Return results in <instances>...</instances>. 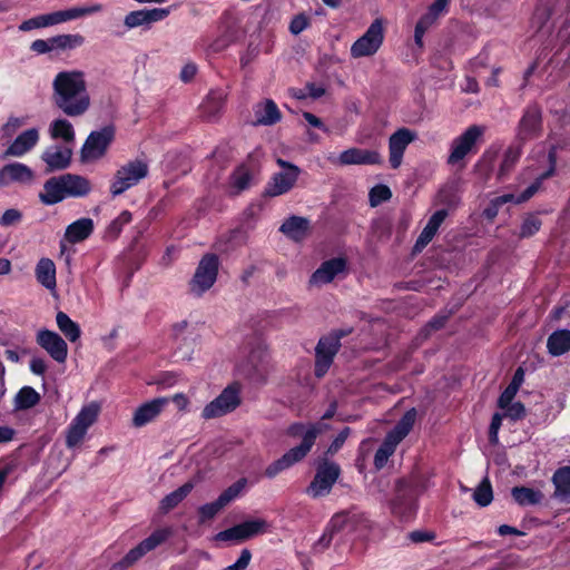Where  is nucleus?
<instances>
[{"mask_svg":"<svg viewBox=\"0 0 570 570\" xmlns=\"http://www.w3.org/2000/svg\"><path fill=\"white\" fill-rule=\"evenodd\" d=\"M52 104L68 117L85 115L90 108L85 73L80 70L58 72L52 81Z\"/></svg>","mask_w":570,"mask_h":570,"instance_id":"obj_1","label":"nucleus"},{"mask_svg":"<svg viewBox=\"0 0 570 570\" xmlns=\"http://www.w3.org/2000/svg\"><path fill=\"white\" fill-rule=\"evenodd\" d=\"M371 529V521L362 511L353 508L335 513L321 538L314 543L313 550L316 553L325 551L337 538V543H343L347 539H362L367 535Z\"/></svg>","mask_w":570,"mask_h":570,"instance_id":"obj_2","label":"nucleus"},{"mask_svg":"<svg viewBox=\"0 0 570 570\" xmlns=\"http://www.w3.org/2000/svg\"><path fill=\"white\" fill-rule=\"evenodd\" d=\"M325 428L326 425L322 423L308 425L303 423H294L289 425L287 429V434L293 438H302V443L289 449L278 460L271 463L265 470V475L269 479H273L281 472L301 462L309 453L317 436Z\"/></svg>","mask_w":570,"mask_h":570,"instance_id":"obj_3","label":"nucleus"},{"mask_svg":"<svg viewBox=\"0 0 570 570\" xmlns=\"http://www.w3.org/2000/svg\"><path fill=\"white\" fill-rule=\"evenodd\" d=\"M416 420V410L405 412L401 420L391 430L374 455V465L377 470L385 466L390 456L395 452L399 443L411 432Z\"/></svg>","mask_w":570,"mask_h":570,"instance_id":"obj_4","label":"nucleus"},{"mask_svg":"<svg viewBox=\"0 0 570 570\" xmlns=\"http://www.w3.org/2000/svg\"><path fill=\"white\" fill-rule=\"evenodd\" d=\"M484 134V128L479 125L468 127L460 136L455 137L450 144V154L448 156V165L465 166L464 158L476 151V145Z\"/></svg>","mask_w":570,"mask_h":570,"instance_id":"obj_5","label":"nucleus"},{"mask_svg":"<svg viewBox=\"0 0 570 570\" xmlns=\"http://www.w3.org/2000/svg\"><path fill=\"white\" fill-rule=\"evenodd\" d=\"M171 533L173 531L170 528L155 530L148 538L144 539L136 547L130 549L121 560L115 562L109 570H127L136 564L148 552L154 551L160 544L166 542Z\"/></svg>","mask_w":570,"mask_h":570,"instance_id":"obj_6","label":"nucleus"},{"mask_svg":"<svg viewBox=\"0 0 570 570\" xmlns=\"http://www.w3.org/2000/svg\"><path fill=\"white\" fill-rule=\"evenodd\" d=\"M100 406L96 402L82 406L66 430V445L75 449L85 440L89 428L97 421Z\"/></svg>","mask_w":570,"mask_h":570,"instance_id":"obj_7","label":"nucleus"},{"mask_svg":"<svg viewBox=\"0 0 570 570\" xmlns=\"http://www.w3.org/2000/svg\"><path fill=\"white\" fill-rule=\"evenodd\" d=\"M148 175V165L144 160L135 159L126 163L116 171L110 184V193L114 197L121 195L136 186Z\"/></svg>","mask_w":570,"mask_h":570,"instance_id":"obj_8","label":"nucleus"},{"mask_svg":"<svg viewBox=\"0 0 570 570\" xmlns=\"http://www.w3.org/2000/svg\"><path fill=\"white\" fill-rule=\"evenodd\" d=\"M384 41V28L380 19L374 20L365 33L351 46L350 53L354 59L374 56Z\"/></svg>","mask_w":570,"mask_h":570,"instance_id":"obj_9","label":"nucleus"},{"mask_svg":"<svg viewBox=\"0 0 570 570\" xmlns=\"http://www.w3.org/2000/svg\"><path fill=\"white\" fill-rule=\"evenodd\" d=\"M281 170L273 174L265 187V195L276 197L288 193L296 184L301 169L282 158L276 159Z\"/></svg>","mask_w":570,"mask_h":570,"instance_id":"obj_10","label":"nucleus"},{"mask_svg":"<svg viewBox=\"0 0 570 570\" xmlns=\"http://www.w3.org/2000/svg\"><path fill=\"white\" fill-rule=\"evenodd\" d=\"M114 138L115 129L112 126H106L100 130L91 131L81 147V161L92 163L102 158Z\"/></svg>","mask_w":570,"mask_h":570,"instance_id":"obj_11","label":"nucleus"},{"mask_svg":"<svg viewBox=\"0 0 570 570\" xmlns=\"http://www.w3.org/2000/svg\"><path fill=\"white\" fill-rule=\"evenodd\" d=\"M240 389L237 384L225 387L202 412L204 420L216 419L235 411L240 405Z\"/></svg>","mask_w":570,"mask_h":570,"instance_id":"obj_12","label":"nucleus"},{"mask_svg":"<svg viewBox=\"0 0 570 570\" xmlns=\"http://www.w3.org/2000/svg\"><path fill=\"white\" fill-rule=\"evenodd\" d=\"M218 258L214 254L205 255L200 259L189 283L190 292L194 295L200 296L214 285L218 274Z\"/></svg>","mask_w":570,"mask_h":570,"instance_id":"obj_13","label":"nucleus"},{"mask_svg":"<svg viewBox=\"0 0 570 570\" xmlns=\"http://www.w3.org/2000/svg\"><path fill=\"white\" fill-rule=\"evenodd\" d=\"M340 474L341 469L338 464L328 461L321 463L316 470L313 481L306 489V493L312 498L327 495L337 481Z\"/></svg>","mask_w":570,"mask_h":570,"instance_id":"obj_14","label":"nucleus"},{"mask_svg":"<svg viewBox=\"0 0 570 570\" xmlns=\"http://www.w3.org/2000/svg\"><path fill=\"white\" fill-rule=\"evenodd\" d=\"M267 528L268 524L264 519H252L218 532L215 540L239 543L265 533Z\"/></svg>","mask_w":570,"mask_h":570,"instance_id":"obj_15","label":"nucleus"},{"mask_svg":"<svg viewBox=\"0 0 570 570\" xmlns=\"http://www.w3.org/2000/svg\"><path fill=\"white\" fill-rule=\"evenodd\" d=\"M542 132V110L533 104L529 105L518 124L517 127V139L520 142H524L530 139L539 137Z\"/></svg>","mask_w":570,"mask_h":570,"instance_id":"obj_16","label":"nucleus"},{"mask_svg":"<svg viewBox=\"0 0 570 570\" xmlns=\"http://www.w3.org/2000/svg\"><path fill=\"white\" fill-rule=\"evenodd\" d=\"M341 335H328L322 337L315 348L316 361H315V374L318 377L325 375L330 366L333 363V358L341 346Z\"/></svg>","mask_w":570,"mask_h":570,"instance_id":"obj_17","label":"nucleus"},{"mask_svg":"<svg viewBox=\"0 0 570 570\" xmlns=\"http://www.w3.org/2000/svg\"><path fill=\"white\" fill-rule=\"evenodd\" d=\"M417 135L415 131L409 128H400L390 136L389 139V160L391 167L396 169L401 166L403 155L407 146L416 139Z\"/></svg>","mask_w":570,"mask_h":570,"instance_id":"obj_18","label":"nucleus"},{"mask_svg":"<svg viewBox=\"0 0 570 570\" xmlns=\"http://www.w3.org/2000/svg\"><path fill=\"white\" fill-rule=\"evenodd\" d=\"M170 12L171 7L135 10L125 17L124 23L128 29L149 28L153 23L165 20Z\"/></svg>","mask_w":570,"mask_h":570,"instance_id":"obj_19","label":"nucleus"},{"mask_svg":"<svg viewBox=\"0 0 570 570\" xmlns=\"http://www.w3.org/2000/svg\"><path fill=\"white\" fill-rule=\"evenodd\" d=\"M37 343L58 363H65L68 346L65 340L53 331L41 330L37 334Z\"/></svg>","mask_w":570,"mask_h":570,"instance_id":"obj_20","label":"nucleus"},{"mask_svg":"<svg viewBox=\"0 0 570 570\" xmlns=\"http://www.w3.org/2000/svg\"><path fill=\"white\" fill-rule=\"evenodd\" d=\"M383 159L379 151L361 148H350L340 154L336 164L348 165H380Z\"/></svg>","mask_w":570,"mask_h":570,"instance_id":"obj_21","label":"nucleus"},{"mask_svg":"<svg viewBox=\"0 0 570 570\" xmlns=\"http://www.w3.org/2000/svg\"><path fill=\"white\" fill-rule=\"evenodd\" d=\"M168 404L169 397H156L141 404L134 412L132 425L136 428H141L153 422Z\"/></svg>","mask_w":570,"mask_h":570,"instance_id":"obj_22","label":"nucleus"},{"mask_svg":"<svg viewBox=\"0 0 570 570\" xmlns=\"http://www.w3.org/2000/svg\"><path fill=\"white\" fill-rule=\"evenodd\" d=\"M72 150L69 146L52 145L46 148L41 155L48 171L66 169L71 163Z\"/></svg>","mask_w":570,"mask_h":570,"instance_id":"obj_23","label":"nucleus"},{"mask_svg":"<svg viewBox=\"0 0 570 570\" xmlns=\"http://www.w3.org/2000/svg\"><path fill=\"white\" fill-rule=\"evenodd\" d=\"M346 262L343 258H332L321 264L309 278L311 286H322L331 283L338 274L343 273Z\"/></svg>","mask_w":570,"mask_h":570,"instance_id":"obj_24","label":"nucleus"},{"mask_svg":"<svg viewBox=\"0 0 570 570\" xmlns=\"http://www.w3.org/2000/svg\"><path fill=\"white\" fill-rule=\"evenodd\" d=\"M35 178V174L30 167L21 163H12L0 169V187L8 186L12 183L30 184Z\"/></svg>","mask_w":570,"mask_h":570,"instance_id":"obj_25","label":"nucleus"},{"mask_svg":"<svg viewBox=\"0 0 570 570\" xmlns=\"http://www.w3.org/2000/svg\"><path fill=\"white\" fill-rule=\"evenodd\" d=\"M39 138L40 135L37 128H30L22 131L6 149L4 156L22 157L38 144Z\"/></svg>","mask_w":570,"mask_h":570,"instance_id":"obj_26","label":"nucleus"},{"mask_svg":"<svg viewBox=\"0 0 570 570\" xmlns=\"http://www.w3.org/2000/svg\"><path fill=\"white\" fill-rule=\"evenodd\" d=\"M391 511L394 515L409 520L416 511V500L411 491H407L399 484L397 493L391 502Z\"/></svg>","mask_w":570,"mask_h":570,"instance_id":"obj_27","label":"nucleus"},{"mask_svg":"<svg viewBox=\"0 0 570 570\" xmlns=\"http://www.w3.org/2000/svg\"><path fill=\"white\" fill-rule=\"evenodd\" d=\"M101 10L102 6L100 3H94L89 6L72 7L65 10L53 11L50 12V14L52 24L57 26L98 13Z\"/></svg>","mask_w":570,"mask_h":570,"instance_id":"obj_28","label":"nucleus"},{"mask_svg":"<svg viewBox=\"0 0 570 570\" xmlns=\"http://www.w3.org/2000/svg\"><path fill=\"white\" fill-rule=\"evenodd\" d=\"M68 198L65 191V183L62 175L55 176L46 180L43 190L39 194V199L43 205H56Z\"/></svg>","mask_w":570,"mask_h":570,"instance_id":"obj_29","label":"nucleus"},{"mask_svg":"<svg viewBox=\"0 0 570 570\" xmlns=\"http://www.w3.org/2000/svg\"><path fill=\"white\" fill-rule=\"evenodd\" d=\"M65 191L68 198H81L90 194L92 185L90 180L77 174H63Z\"/></svg>","mask_w":570,"mask_h":570,"instance_id":"obj_30","label":"nucleus"},{"mask_svg":"<svg viewBox=\"0 0 570 570\" xmlns=\"http://www.w3.org/2000/svg\"><path fill=\"white\" fill-rule=\"evenodd\" d=\"M94 220L88 217L79 218L67 226L65 240L70 244H77L87 239L94 232Z\"/></svg>","mask_w":570,"mask_h":570,"instance_id":"obj_31","label":"nucleus"},{"mask_svg":"<svg viewBox=\"0 0 570 570\" xmlns=\"http://www.w3.org/2000/svg\"><path fill=\"white\" fill-rule=\"evenodd\" d=\"M309 220L299 216L288 217L279 227V230L294 242H302L308 234Z\"/></svg>","mask_w":570,"mask_h":570,"instance_id":"obj_32","label":"nucleus"},{"mask_svg":"<svg viewBox=\"0 0 570 570\" xmlns=\"http://www.w3.org/2000/svg\"><path fill=\"white\" fill-rule=\"evenodd\" d=\"M446 216L448 212L445 209H440L430 217L428 224L416 239L414 245L415 250L423 249L433 239Z\"/></svg>","mask_w":570,"mask_h":570,"instance_id":"obj_33","label":"nucleus"},{"mask_svg":"<svg viewBox=\"0 0 570 570\" xmlns=\"http://www.w3.org/2000/svg\"><path fill=\"white\" fill-rule=\"evenodd\" d=\"M254 114L257 125L271 126L281 120V111L272 99L256 104Z\"/></svg>","mask_w":570,"mask_h":570,"instance_id":"obj_34","label":"nucleus"},{"mask_svg":"<svg viewBox=\"0 0 570 570\" xmlns=\"http://www.w3.org/2000/svg\"><path fill=\"white\" fill-rule=\"evenodd\" d=\"M48 134L51 139L61 140L67 146L73 144L76 140L73 126L65 118L53 119L48 126Z\"/></svg>","mask_w":570,"mask_h":570,"instance_id":"obj_35","label":"nucleus"},{"mask_svg":"<svg viewBox=\"0 0 570 570\" xmlns=\"http://www.w3.org/2000/svg\"><path fill=\"white\" fill-rule=\"evenodd\" d=\"M553 497L561 503H570V466L558 469L553 476Z\"/></svg>","mask_w":570,"mask_h":570,"instance_id":"obj_36","label":"nucleus"},{"mask_svg":"<svg viewBox=\"0 0 570 570\" xmlns=\"http://www.w3.org/2000/svg\"><path fill=\"white\" fill-rule=\"evenodd\" d=\"M548 352L552 356H560L570 351V330H557L552 332L547 341Z\"/></svg>","mask_w":570,"mask_h":570,"instance_id":"obj_37","label":"nucleus"},{"mask_svg":"<svg viewBox=\"0 0 570 570\" xmlns=\"http://www.w3.org/2000/svg\"><path fill=\"white\" fill-rule=\"evenodd\" d=\"M36 278L47 289H55L57 286L56 281V265L50 258H41L36 266Z\"/></svg>","mask_w":570,"mask_h":570,"instance_id":"obj_38","label":"nucleus"},{"mask_svg":"<svg viewBox=\"0 0 570 570\" xmlns=\"http://www.w3.org/2000/svg\"><path fill=\"white\" fill-rule=\"evenodd\" d=\"M227 94L223 89H213L203 102V110L208 117L217 116L223 109Z\"/></svg>","mask_w":570,"mask_h":570,"instance_id":"obj_39","label":"nucleus"},{"mask_svg":"<svg viewBox=\"0 0 570 570\" xmlns=\"http://www.w3.org/2000/svg\"><path fill=\"white\" fill-rule=\"evenodd\" d=\"M522 154L521 145L510 146L507 148L498 170V178L503 180L514 168Z\"/></svg>","mask_w":570,"mask_h":570,"instance_id":"obj_40","label":"nucleus"},{"mask_svg":"<svg viewBox=\"0 0 570 570\" xmlns=\"http://www.w3.org/2000/svg\"><path fill=\"white\" fill-rule=\"evenodd\" d=\"M57 326L60 332L66 336L70 342H76L79 340L81 335L80 326L72 321L65 312H58L56 315Z\"/></svg>","mask_w":570,"mask_h":570,"instance_id":"obj_41","label":"nucleus"},{"mask_svg":"<svg viewBox=\"0 0 570 570\" xmlns=\"http://www.w3.org/2000/svg\"><path fill=\"white\" fill-rule=\"evenodd\" d=\"M40 401V394L31 386H23L14 397L17 410H28L37 405Z\"/></svg>","mask_w":570,"mask_h":570,"instance_id":"obj_42","label":"nucleus"},{"mask_svg":"<svg viewBox=\"0 0 570 570\" xmlns=\"http://www.w3.org/2000/svg\"><path fill=\"white\" fill-rule=\"evenodd\" d=\"M512 498L520 505H532L540 503L542 494L539 491L527 487H514L511 490Z\"/></svg>","mask_w":570,"mask_h":570,"instance_id":"obj_43","label":"nucleus"},{"mask_svg":"<svg viewBox=\"0 0 570 570\" xmlns=\"http://www.w3.org/2000/svg\"><path fill=\"white\" fill-rule=\"evenodd\" d=\"M194 485L187 482L179 487L177 490L167 494L160 502V507L164 511H169L177 507L193 490Z\"/></svg>","mask_w":570,"mask_h":570,"instance_id":"obj_44","label":"nucleus"},{"mask_svg":"<svg viewBox=\"0 0 570 570\" xmlns=\"http://www.w3.org/2000/svg\"><path fill=\"white\" fill-rule=\"evenodd\" d=\"M535 186H528L521 194L515 195L513 193H507L498 196L494 199L495 204L500 207L507 203L522 204L528 202L535 195Z\"/></svg>","mask_w":570,"mask_h":570,"instance_id":"obj_45","label":"nucleus"},{"mask_svg":"<svg viewBox=\"0 0 570 570\" xmlns=\"http://www.w3.org/2000/svg\"><path fill=\"white\" fill-rule=\"evenodd\" d=\"M59 51L73 50L85 43V37L80 33H65L56 36Z\"/></svg>","mask_w":570,"mask_h":570,"instance_id":"obj_46","label":"nucleus"},{"mask_svg":"<svg viewBox=\"0 0 570 570\" xmlns=\"http://www.w3.org/2000/svg\"><path fill=\"white\" fill-rule=\"evenodd\" d=\"M52 20L50 13L39 14L22 21L18 29L22 32H28L35 29H42L52 27Z\"/></svg>","mask_w":570,"mask_h":570,"instance_id":"obj_47","label":"nucleus"},{"mask_svg":"<svg viewBox=\"0 0 570 570\" xmlns=\"http://www.w3.org/2000/svg\"><path fill=\"white\" fill-rule=\"evenodd\" d=\"M473 500L480 507L489 505L493 500L492 487L488 478H484L473 493Z\"/></svg>","mask_w":570,"mask_h":570,"instance_id":"obj_48","label":"nucleus"},{"mask_svg":"<svg viewBox=\"0 0 570 570\" xmlns=\"http://www.w3.org/2000/svg\"><path fill=\"white\" fill-rule=\"evenodd\" d=\"M542 226V220L534 214L527 215L520 227V238H529L537 234Z\"/></svg>","mask_w":570,"mask_h":570,"instance_id":"obj_49","label":"nucleus"},{"mask_svg":"<svg viewBox=\"0 0 570 570\" xmlns=\"http://www.w3.org/2000/svg\"><path fill=\"white\" fill-rule=\"evenodd\" d=\"M246 479H240L236 481L230 487H228L224 492H222L217 500L225 508L228 503L235 500L243 492V490L246 487Z\"/></svg>","mask_w":570,"mask_h":570,"instance_id":"obj_50","label":"nucleus"},{"mask_svg":"<svg viewBox=\"0 0 570 570\" xmlns=\"http://www.w3.org/2000/svg\"><path fill=\"white\" fill-rule=\"evenodd\" d=\"M392 197V191L386 185H375L368 194L370 205L376 207L387 202Z\"/></svg>","mask_w":570,"mask_h":570,"instance_id":"obj_51","label":"nucleus"},{"mask_svg":"<svg viewBox=\"0 0 570 570\" xmlns=\"http://www.w3.org/2000/svg\"><path fill=\"white\" fill-rule=\"evenodd\" d=\"M131 222V213L124 210L108 226L107 233L116 238L122 230V227Z\"/></svg>","mask_w":570,"mask_h":570,"instance_id":"obj_52","label":"nucleus"},{"mask_svg":"<svg viewBox=\"0 0 570 570\" xmlns=\"http://www.w3.org/2000/svg\"><path fill=\"white\" fill-rule=\"evenodd\" d=\"M250 178V173L246 168L239 167L234 171L232 176L233 187L238 191L244 190L249 186Z\"/></svg>","mask_w":570,"mask_h":570,"instance_id":"obj_53","label":"nucleus"},{"mask_svg":"<svg viewBox=\"0 0 570 570\" xmlns=\"http://www.w3.org/2000/svg\"><path fill=\"white\" fill-rule=\"evenodd\" d=\"M223 508L224 507L219 503L218 500L199 507V523H205L206 521L212 520Z\"/></svg>","mask_w":570,"mask_h":570,"instance_id":"obj_54","label":"nucleus"},{"mask_svg":"<svg viewBox=\"0 0 570 570\" xmlns=\"http://www.w3.org/2000/svg\"><path fill=\"white\" fill-rule=\"evenodd\" d=\"M501 409L504 410L503 415L512 421H518L525 416V407L521 402H511Z\"/></svg>","mask_w":570,"mask_h":570,"instance_id":"obj_55","label":"nucleus"},{"mask_svg":"<svg viewBox=\"0 0 570 570\" xmlns=\"http://www.w3.org/2000/svg\"><path fill=\"white\" fill-rule=\"evenodd\" d=\"M252 560V552L248 549H243L237 561L223 570H245Z\"/></svg>","mask_w":570,"mask_h":570,"instance_id":"obj_56","label":"nucleus"},{"mask_svg":"<svg viewBox=\"0 0 570 570\" xmlns=\"http://www.w3.org/2000/svg\"><path fill=\"white\" fill-rule=\"evenodd\" d=\"M504 415L500 413H494L491 420L490 429H489V439L490 442L495 444L499 441L498 433L502 424Z\"/></svg>","mask_w":570,"mask_h":570,"instance_id":"obj_57","label":"nucleus"},{"mask_svg":"<svg viewBox=\"0 0 570 570\" xmlns=\"http://www.w3.org/2000/svg\"><path fill=\"white\" fill-rule=\"evenodd\" d=\"M309 24L308 18L305 14L295 16L289 23V31L293 35H299Z\"/></svg>","mask_w":570,"mask_h":570,"instance_id":"obj_58","label":"nucleus"},{"mask_svg":"<svg viewBox=\"0 0 570 570\" xmlns=\"http://www.w3.org/2000/svg\"><path fill=\"white\" fill-rule=\"evenodd\" d=\"M21 213L18 209H7L2 216L0 217V225L1 226H11L21 220Z\"/></svg>","mask_w":570,"mask_h":570,"instance_id":"obj_59","label":"nucleus"},{"mask_svg":"<svg viewBox=\"0 0 570 570\" xmlns=\"http://www.w3.org/2000/svg\"><path fill=\"white\" fill-rule=\"evenodd\" d=\"M518 391H519V387L509 383V385L505 387V390L502 392V394L500 395V397L498 400V406L504 407V406L509 405V403H511L513 401Z\"/></svg>","mask_w":570,"mask_h":570,"instance_id":"obj_60","label":"nucleus"},{"mask_svg":"<svg viewBox=\"0 0 570 570\" xmlns=\"http://www.w3.org/2000/svg\"><path fill=\"white\" fill-rule=\"evenodd\" d=\"M350 433H351V429L350 428H344L337 434V436L333 440V442L331 443V445L327 449V452L331 453V454L336 453L343 446V444L345 443V441L348 438Z\"/></svg>","mask_w":570,"mask_h":570,"instance_id":"obj_61","label":"nucleus"},{"mask_svg":"<svg viewBox=\"0 0 570 570\" xmlns=\"http://www.w3.org/2000/svg\"><path fill=\"white\" fill-rule=\"evenodd\" d=\"M26 118L23 117H10L3 125V132L8 136L13 135L19 128L24 126Z\"/></svg>","mask_w":570,"mask_h":570,"instance_id":"obj_62","label":"nucleus"},{"mask_svg":"<svg viewBox=\"0 0 570 570\" xmlns=\"http://www.w3.org/2000/svg\"><path fill=\"white\" fill-rule=\"evenodd\" d=\"M445 13L446 11L432 3L429 7L428 12L424 16H422L421 19H423L424 21L432 26L439 19V17Z\"/></svg>","mask_w":570,"mask_h":570,"instance_id":"obj_63","label":"nucleus"},{"mask_svg":"<svg viewBox=\"0 0 570 570\" xmlns=\"http://www.w3.org/2000/svg\"><path fill=\"white\" fill-rule=\"evenodd\" d=\"M431 27L426 21L420 18V20L416 22L415 30H414V41L419 47L423 46V36L426 32V30Z\"/></svg>","mask_w":570,"mask_h":570,"instance_id":"obj_64","label":"nucleus"}]
</instances>
